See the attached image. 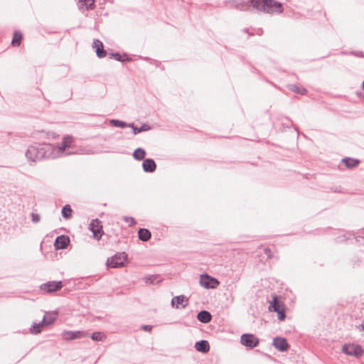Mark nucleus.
Returning a JSON list of instances; mask_svg holds the SVG:
<instances>
[{"label":"nucleus","instance_id":"7c9ffc66","mask_svg":"<svg viewBox=\"0 0 364 364\" xmlns=\"http://www.w3.org/2000/svg\"><path fill=\"white\" fill-rule=\"evenodd\" d=\"M355 240L357 243L364 245V230L360 232L359 235L355 236Z\"/></svg>","mask_w":364,"mask_h":364},{"label":"nucleus","instance_id":"ea45409f","mask_svg":"<svg viewBox=\"0 0 364 364\" xmlns=\"http://www.w3.org/2000/svg\"><path fill=\"white\" fill-rule=\"evenodd\" d=\"M357 56H362V57H364V55H363V54H362V53H360V54L357 55Z\"/></svg>","mask_w":364,"mask_h":364},{"label":"nucleus","instance_id":"f8f14e48","mask_svg":"<svg viewBox=\"0 0 364 364\" xmlns=\"http://www.w3.org/2000/svg\"><path fill=\"white\" fill-rule=\"evenodd\" d=\"M95 0H79L77 7L82 11L93 10L95 8Z\"/></svg>","mask_w":364,"mask_h":364},{"label":"nucleus","instance_id":"a878e982","mask_svg":"<svg viewBox=\"0 0 364 364\" xmlns=\"http://www.w3.org/2000/svg\"><path fill=\"white\" fill-rule=\"evenodd\" d=\"M185 299L186 297L183 295L174 296L171 300V306L178 309V305L183 304Z\"/></svg>","mask_w":364,"mask_h":364},{"label":"nucleus","instance_id":"f03ea898","mask_svg":"<svg viewBox=\"0 0 364 364\" xmlns=\"http://www.w3.org/2000/svg\"><path fill=\"white\" fill-rule=\"evenodd\" d=\"M250 4L257 11L270 15L281 14L284 12L283 4L276 0H242Z\"/></svg>","mask_w":364,"mask_h":364},{"label":"nucleus","instance_id":"473e14b6","mask_svg":"<svg viewBox=\"0 0 364 364\" xmlns=\"http://www.w3.org/2000/svg\"><path fill=\"white\" fill-rule=\"evenodd\" d=\"M122 219L124 222L129 223V226H133L136 223L135 219L133 217L124 216Z\"/></svg>","mask_w":364,"mask_h":364},{"label":"nucleus","instance_id":"e433bc0d","mask_svg":"<svg viewBox=\"0 0 364 364\" xmlns=\"http://www.w3.org/2000/svg\"><path fill=\"white\" fill-rule=\"evenodd\" d=\"M32 221L35 223L40 221L41 217L38 214L32 213L31 214Z\"/></svg>","mask_w":364,"mask_h":364},{"label":"nucleus","instance_id":"5701e85b","mask_svg":"<svg viewBox=\"0 0 364 364\" xmlns=\"http://www.w3.org/2000/svg\"><path fill=\"white\" fill-rule=\"evenodd\" d=\"M146 156V151L142 148H137L133 153V157L138 161H141Z\"/></svg>","mask_w":364,"mask_h":364},{"label":"nucleus","instance_id":"412c9836","mask_svg":"<svg viewBox=\"0 0 364 364\" xmlns=\"http://www.w3.org/2000/svg\"><path fill=\"white\" fill-rule=\"evenodd\" d=\"M23 38V35L20 31H16L14 33L11 45L14 47H18L21 45Z\"/></svg>","mask_w":364,"mask_h":364},{"label":"nucleus","instance_id":"79ce46f5","mask_svg":"<svg viewBox=\"0 0 364 364\" xmlns=\"http://www.w3.org/2000/svg\"><path fill=\"white\" fill-rule=\"evenodd\" d=\"M362 87H363V90H364V81H363V83H362Z\"/></svg>","mask_w":364,"mask_h":364},{"label":"nucleus","instance_id":"b1692460","mask_svg":"<svg viewBox=\"0 0 364 364\" xmlns=\"http://www.w3.org/2000/svg\"><path fill=\"white\" fill-rule=\"evenodd\" d=\"M109 58H114L115 60H117V61H119V62H124V61L131 60V58H129L126 54H124L122 56L119 53H110L109 54Z\"/></svg>","mask_w":364,"mask_h":364},{"label":"nucleus","instance_id":"2eb2a0df","mask_svg":"<svg viewBox=\"0 0 364 364\" xmlns=\"http://www.w3.org/2000/svg\"><path fill=\"white\" fill-rule=\"evenodd\" d=\"M282 307L285 306L283 304V303L279 301L277 296L276 294H274L272 296V301L270 302V305L269 306V311L276 312L281 310Z\"/></svg>","mask_w":364,"mask_h":364},{"label":"nucleus","instance_id":"6ab92c4d","mask_svg":"<svg viewBox=\"0 0 364 364\" xmlns=\"http://www.w3.org/2000/svg\"><path fill=\"white\" fill-rule=\"evenodd\" d=\"M138 237L140 240L143 242H146L151 238V234L148 229L140 228L138 230Z\"/></svg>","mask_w":364,"mask_h":364},{"label":"nucleus","instance_id":"9b49d317","mask_svg":"<svg viewBox=\"0 0 364 364\" xmlns=\"http://www.w3.org/2000/svg\"><path fill=\"white\" fill-rule=\"evenodd\" d=\"M86 333L83 331H68L63 333L62 336L65 341H72L77 338L85 337Z\"/></svg>","mask_w":364,"mask_h":364},{"label":"nucleus","instance_id":"c85d7f7f","mask_svg":"<svg viewBox=\"0 0 364 364\" xmlns=\"http://www.w3.org/2000/svg\"><path fill=\"white\" fill-rule=\"evenodd\" d=\"M43 325L44 323H42V322L38 323H34L32 327L31 328V332L34 334L39 333L41 332L40 328Z\"/></svg>","mask_w":364,"mask_h":364},{"label":"nucleus","instance_id":"39448f33","mask_svg":"<svg viewBox=\"0 0 364 364\" xmlns=\"http://www.w3.org/2000/svg\"><path fill=\"white\" fill-rule=\"evenodd\" d=\"M127 257L124 252L116 254L113 257L108 258L106 264L110 268H117L124 265V261Z\"/></svg>","mask_w":364,"mask_h":364},{"label":"nucleus","instance_id":"6e6552de","mask_svg":"<svg viewBox=\"0 0 364 364\" xmlns=\"http://www.w3.org/2000/svg\"><path fill=\"white\" fill-rule=\"evenodd\" d=\"M63 287V283L61 281H49L40 286L41 291L46 293H53L59 291Z\"/></svg>","mask_w":364,"mask_h":364},{"label":"nucleus","instance_id":"a211bd4d","mask_svg":"<svg viewBox=\"0 0 364 364\" xmlns=\"http://www.w3.org/2000/svg\"><path fill=\"white\" fill-rule=\"evenodd\" d=\"M195 348L199 352L207 353L210 350V345L207 341L201 340L195 343Z\"/></svg>","mask_w":364,"mask_h":364},{"label":"nucleus","instance_id":"4c0bfd02","mask_svg":"<svg viewBox=\"0 0 364 364\" xmlns=\"http://www.w3.org/2000/svg\"><path fill=\"white\" fill-rule=\"evenodd\" d=\"M355 328L360 332L364 331V321H363V323L361 324L355 326Z\"/></svg>","mask_w":364,"mask_h":364},{"label":"nucleus","instance_id":"72a5a7b5","mask_svg":"<svg viewBox=\"0 0 364 364\" xmlns=\"http://www.w3.org/2000/svg\"><path fill=\"white\" fill-rule=\"evenodd\" d=\"M102 337L103 336L101 332H94L91 336L92 339L96 341H102Z\"/></svg>","mask_w":364,"mask_h":364},{"label":"nucleus","instance_id":"58836bf2","mask_svg":"<svg viewBox=\"0 0 364 364\" xmlns=\"http://www.w3.org/2000/svg\"><path fill=\"white\" fill-rule=\"evenodd\" d=\"M141 328L146 331H151L152 329V326L150 325H143Z\"/></svg>","mask_w":364,"mask_h":364},{"label":"nucleus","instance_id":"4468645a","mask_svg":"<svg viewBox=\"0 0 364 364\" xmlns=\"http://www.w3.org/2000/svg\"><path fill=\"white\" fill-rule=\"evenodd\" d=\"M142 168L144 172L153 173L156 168V164L152 159H146L142 163Z\"/></svg>","mask_w":364,"mask_h":364},{"label":"nucleus","instance_id":"f257e3e1","mask_svg":"<svg viewBox=\"0 0 364 364\" xmlns=\"http://www.w3.org/2000/svg\"><path fill=\"white\" fill-rule=\"evenodd\" d=\"M26 156L33 162L51 159L54 157V148L50 144H36L28 146Z\"/></svg>","mask_w":364,"mask_h":364},{"label":"nucleus","instance_id":"dca6fc26","mask_svg":"<svg viewBox=\"0 0 364 364\" xmlns=\"http://www.w3.org/2000/svg\"><path fill=\"white\" fill-rule=\"evenodd\" d=\"M341 163L348 168H353L357 167L360 164V161L357 159L346 157L341 160Z\"/></svg>","mask_w":364,"mask_h":364},{"label":"nucleus","instance_id":"cd10ccee","mask_svg":"<svg viewBox=\"0 0 364 364\" xmlns=\"http://www.w3.org/2000/svg\"><path fill=\"white\" fill-rule=\"evenodd\" d=\"M110 124L116 127H129V124H127L126 122L118 120V119H112L110 120Z\"/></svg>","mask_w":364,"mask_h":364},{"label":"nucleus","instance_id":"423d86ee","mask_svg":"<svg viewBox=\"0 0 364 364\" xmlns=\"http://www.w3.org/2000/svg\"><path fill=\"white\" fill-rule=\"evenodd\" d=\"M200 284L205 289H215L220 284V282L217 279L207 274H203L200 275Z\"/></svg>","mask_w":364,"mask_h":364},{"label":"nucleus","instance_id":"f3484780","mask_svg":"<svg viewBox=\"0 0 364 364\" xmlns=\"http://www.w3.org/2000/svg\"><path fill=\"white\" fill-rule=\"evenodd\" d=\"M197 318L201 323H207L211 321L212 315L209 311L203 310L198 313Z\"/></svg>","mask_w":364,"mask_h":364},{"label":"nucleus","instance_id":"f704fd0d","mask_svg":"<svg viewBox=\"0 0 364 364\" xmlns=\"http://www.w3.org/2000/svg\"><path fill=\"white\" fill-rule=\"evenodd\" d=\"M264 252L266 255L267 259H272L274 257V253L269 247H264Z\"/></svg>","mask_w":364,"mask_h":364},{"label":"nucleus","instance_id":"bb28decb","mask_svg":"<svg viewBox=\"0 0 364 364\" xmlns=\"http://www.w3.org/2000/svg\"><path fill=\"white\" fill-rule=\"evenodd\" d=\"M290 90L294 93H297L301 95H305L307 92L306 89L304 87H300L297 85L294 84L290 86Z\"/></svg>","mask_w":364,"mask_h":364},{"label":"nucleus","instance_id":"393cba45","mask_svg":"<svg viewBox=\"0 0 364 364\" xmlns=\"http://www.w3.org/2000/svg\"><path fill=\"white\" fill-rule=\"evenodd\" d=\"M62 215L65 219H70L72 217L73 210L70 205L67 204L62 208Z\"/></svg>","mask_w":364,"mask_h":364},{"label":"nucleus","instance_id":"4be33fe9","mask_svg":"<svg viewBox=\"0 0 364 364\" xmlns=\"http://www.w3.org/2000/svg\"><path fill=\"white\" fill-rule=\"evenodd\" d=\"M73 143V138L70 136H65L63 139V141L60 144V146L59 149L61 151L65 150L67 148H69L71 146V144Z\"/></svg>","mask_w":364,"mask_h":364},{"label":"nucleus","instance_id":"0eeeda50","mask_svg":"<svg viewBox=\"0 0 364 364\" xmlns=\"http://www.w3.org/2000/svg\"><path fill=\"white\" fill-rule=\"evenodd\" d=\"M240 343L246 347L253 348L259 345V340L253 334L244 333L241 336Z\"/></svg>","mask_w":364,"mask_h":364},{"label":"nucleus","instance_id":"c756f323","mask_svg":"<svg viewBox=\"0 0 364 364\" xmlns=\"http://www.w3.org/2000/svg\"><path fill=\"white\" fill-rule=\"evenodd\" d=\"M54 321V317H53L50 315L48 316L47 314H46L42 320V323H44L45 326H47L51 324Z\"/></svg>","mask_w":364,"mask_h":364},{"label":"nucleus","instance_id":"2f4dec72","mask_svg":"<svg viewBox=\"0 0 364 364\" xmlns=\"http://www.w3.org/2000/svg\"><path fill=\"white\" fill-rule=\"evenodd\" d=\"M276 312L277 313V318L279 321H284L285 319V307H282L281 310Z\"/></svg>","mask_w":364,"mask_h":364},{"label":"nucleus","instance_id":"9d476101","mask_svg":"<svg viewBox=\"0 0 364 364\" xmlns=\"http://www.w3.org/2000/svg\"><path fill=\"white\" fill-rule=\"evenodd\" d=\"M70 237L68 235H60L55 238L54 247L55 250L65 249L70 244Z\"/></svg>","mask_w":364,"mask_h":364},{"label":"nucleus","instance_id":"aec40b11","mask_svg":"<svg viewBox=\"0 0 364 364\" xmlns=\"http://www.w3.org/2000/svg\"><path fill=\"white\" fill-rule=\"evenodd\" d=\"M129 127H131L133 130L134 134H137L141 132L149 131L151 127L147 124H143L140 127H136L134 126V123L129 124Z\"/></svg>","mask_w":364,"mask_h":364},{"label":"nucleus","instance_id":"c9c22d12","mask_svg":"<svg viewBox=\"0 0 364 364\" xmlns=\"http://www.w3.org/2000/svg\"><path fill=\"white\" fill-rule=\"evenodd\" d=\"M156 278L154 275H149L145 277L144 279L146 284H153Z\"/></svg>","mask_w":364,"mask_h":364},{"label":"nucleus","instance_id":"ddd939ff","mask_svg":"<svg viewBox=\"0 0 364 364\" xmlns=\"http://www.w3.org/2000/svg\"><path fill=\"white\" fill-rule=\"evenodd\" d=\"M93 47L95 48L96 55L102 58L106 56L107 51L104 49L103 43L101 41L95 39L93 42Z\"/></svg>","mask_w":364,"mask_h":364},{"label":"nucleus","instance_id":"7ed1b4c3","mask_svg":"<svg viewBox=\"0 0 364 364\" xmlns=\"http://www.w3.org/2000/svg\"><path fill=\"white\" fill-rule=\"evenodd\" d=\"M342 350L345 354L353 355L356 358L361 357L364 353V350L360 346L353 343L344 344Z\"/></svg>","mask_w":364,"mask_h":364},{"label":"nucleus","instance_id":"a19ab883","mask_svg":"<svg viewBox=\"0 0 364 364\" xmlns=\"http://www.w3.org/2000/svg\"><path fill=\"white\" fill-rule=\"evenodd\" d=\"M188 304H183L182 305V308H186V306H187Z\"/></svg>","mask_w":364,"mask_h":364},{"label":"nucleus","instance_id":"1a4fd4ad","mask_svg":"<svg viewBox=\"0 0 364 364\" xmlns=\"http://www.w3.org/2000/svg\"><path fill=\"white\" fill-rule=\"evenodd\" d=\"M273 346L280 352H285L289 348V345L287 339L282 337L274 338L273 340Z\"/></svg>","mask_w":364,"mask_h":364},{"label":"nucleus","instance_id":"20e7f679","mask_svg":"<svg viewBox=\"0 0 364 364\" xmlns=\"http://www.w3.org/2000/svg\"><path fill=\"white\" fill-rule=\"evenodd\" d=\"M89 229L92 232L93 237L97 240H100L104 234L102 222L97 218L92 220Z\"/></svg>","mask_w":364,"mask_h":364}]
</instances>
